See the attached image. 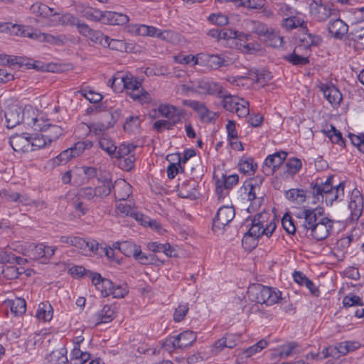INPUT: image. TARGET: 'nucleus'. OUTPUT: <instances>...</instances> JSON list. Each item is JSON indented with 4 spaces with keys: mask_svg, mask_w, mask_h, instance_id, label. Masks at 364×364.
Returning <instances> with one entry per match:
<instances>
[{
    "mask_svg": "<svg viewBox=\"0 0 364 364\" xmlns=\"http://www.w3.org/2000/svg\"><path fill=\"white\" fill-rule=\"evenodd\" d=\"M333 176H328L325 181L317 178L309 186V194L311 195V203L325 201L327 205H331L334 201H341L344 198L345 182L333 185Z\"/></svg>",
    "mask_w": 364,
    "mask_h": 364,
    "instance_id": "f257e3e1",
    "label": "nucleus"
},
{
    "mask_svg": "<svg viewBox=\"0 0 364 364\" xmlns=\"http://www.w3.org/2000/svg\"><path fill=\"white\" fill-rule=\"evenodd\" d=\"M268 214L262 213L256 214L252 221V226L249 230L245 233L242 244L245 249L251 250L254 249L258 243V239L262 235L269 237L276 229V224L274 220L268 221Z\"/></svg>",
    "mask_w": 364,
    "mask_h": 364,
    "instance_id": "f03ea898",
    "label": "nucleus"
},
{
    "mask_svg": "<svg viewBox=\"0 0 364 364\" xmlns=\"http://www.w3.org/2000/svg\"><path fill=\"white\" fill-rule=\"evenodd\" d=\"M247 295L252 301L266 306H272L282 299V292L279 290L261 284L250 285Z\"/></svg>",
    "mask_w": 364,
    "mask_h": 364,
    "instance_id": "7ed1b4c3",
    "label": "nucleus"
},
{
    "mask_svg": "<svg viewBox=\"0 0 364 364\" xmlns=\"http://www.w3.org/2000/svg\"><path fill=\"white\" fill-rule=\"evenodd\" d=\"M124 90L128 95L134 101L141 103H149L151 100L149 93L146 91L141 83L136 77L130 74H126V80L124 85Z\"/></svg>",
    "mask_w": 364,
    "mask_h": 364,
    "instance_id": "20e7f679",
    "label": "nucleus"
},
{
    "mask_svg": "<svg viewBox=\"0 0 364 364\" xmlns=\"http://www.w3.org/2000/svg\"><path fill=\"white\" fill-rule=\"evenodd\" d=\"M323 210L322 208H309L304 207V208L295 216L300 219H304L301 225H298V231L306 232V234L317 225L318 222L323 216Z\"/></svg>",
    "mask_w": 364,
    "mask_h": 364,
    "instance_id": "39448f33",
    "label": "nucleus"
},
{
    "mask_svg": "<svg viewBox=\"0 0 364 364\" xmlns=\"http://www.w3.org/2000/svg\"><path fill=\"white\" fill-rule=\"evenodd\" d=\"M197 338L196 333L193 331H185L180 334L166 339L163 348L166 350L171 351L172 349L186 348L193 345Z\"/></svg>",
    "mask_w": 364,
    "mask_h": 364,
    "instance_id": "423d86ee",
    "label": "nucleus"
},
{
    "mask_svg": "<svg viewBox=\"0 0 364 364\" xmlns=\"http://www.w3.org/2000/svg\"><path fill=\"white\" fill-rule=\"evenodd\" d=\"M235 211L233 206H222L218 211L213 220L212 229L214 232H223L235 218Z\"/></svg>",
    "mask_w": 364,
    "mask_h": 364,
    "instance_id": "0eeeda50",
    "label": "nucleus"
},
{
    "mask_svg": "<svg viewBox=\"0 0 364 364\" xmlns=\"http://www.w3.org/2000/svg\"><path fill=\"white\" fill-rule=\"evenodd\" d=\"M183 105L193 109L199 116L200 121L205 123L215 122L219 116L218 113L210 111L204 102L200 101L184 100Z\"/></svg>",
    "mask_w": 364,
    "mask_h": 364,
    "instance_id": "6e6552de",
    "label": "nucleus"
},
{
    "mask_svg": "<svg viewBox=\"0 0 364 364\" xmlns=\"http://www.w3.org/2000/svg\"><path fill=\"white\" fill-rule=\"evenodd\" d=\"M334 222L327 217H322L317 225L309 231V235L320 241L326 239L333 230Z\"/></svg>",
    "mask_w": 364,
    "mask_h": 364,
    "instance_id": "1a4fd4ad",
    "label": "nucleus"
},
{
    "mask_svg": "<svg viewBox=\"0 0 364 364\" xmlns=\"http://www.w3.org/2000/svg\"><path fill=\"white\" fill-rule=\"evenodd\" d=\"M287 153L284 151L276 152L269 155L264 160L262 171L267 176L274 174L277 168L284 163L287 159Z\"/></svg>",
    "mask_w": 364,
    "mask_h": 364,
    "instance_id": "9d476101",
    "label": "nucleus"
},
{
    "mask_svg": "<svg viewBox=\"0 0 364 364\" xmlns=\"http://www.w3.org/2000/svg\"><path fill=\"white\" fill-rule=\"evenodd\" d=\"M6 127L12 129L23 121V108L17 105H11L4 112Z\"/></svg>",
    "mask_w": 364,
    "mask_h": 364,
    "instance_id": "9b49d317",
    "label": "nucleus"
},
{
    "mask_svg": "<svg viewBox=\"0 0 364 364\" xmlns=\"http://www.w3.org/2000/svg\"><path fill=\"white\" fill-rule=\"evenodd\" d=\"M348 208L350 211L351 220H358L363 213V198L360 191L356 188L353 190L351 193Z\"/></svg>",
    "mask_w": 364,
    "mask_h": 364,
    "instance_id": "f8f14e48",
    "label": "nucleus"
},
{
    "mask_svg": "<svg viewBox=\"0 0 364 364\" xmlns=\"http://www.w3.org/2000/svg\"><path fill=\"white\" fill-rule=\"evenodd\" d=\"M89 278L91 279L92 284L101 292L103 297L111 295L114 284L111 280L102 277L99 273H89Z\"/></svg>",
    "mask_w": 364,
    "mask_h": 364,
    "instance_id": "ddd939ff",
    "label": "nucleus"
},
{
    "mask_svg": "<svg viewBox=\"0 0 364 364\" xmlns=\"http://www.w3.org/2000/svg\"><path fill=\"white\" fill-rule=\"evenodd\" d=\"M310 12L316 20L324 21L331 16V9L322 0H313L310 4Z\"/></svg>",
    "mask_w": 364,
    "mask_h": 364,
    "instance_id": "4468645a",
    "label": "nucleus"
},
{
    "mask_svg": "<svg viewBox=\"0 0 364 364\" xmlns=\"http://www.w3.org/2000/svg\"><path fill=\"white\" fill-rule=\"evenodd\" d=\"M30 134L27 133L15 134L11 136L9 144L15 151H28L30 149Z\"/></svg>",
    "mask_w": 364,
    "mask_h": 364,
    "instance_id": "2eb2a0df",
    "label": "nucleus"
},
{
    "mask_svg": "<svg viewBox=\"0 0 364 364\" xmlns=\"http://www.w3.org/2000/svg\"><path fill=\"white\" fill-rule=\"evenodd\" d=\"M203 61L206 63L208 68L212 70H217L221 67H227L231 64V60L225 55L204 54Z\"/></svg>",
    "mask_w": 364,
    "mask_h": 364,
    "instance_id": "dca6fc26",
    "label": "nucleus"
},
{
    "mask_svg": "<svg viewBox=\"0 0 364 364\" xmlns=\"http://www.w3.org/2000/svg\"><path fill=\"white\" fill-rule=\"evenodd\" d=\"M196 92L201 95H220L222 86L218 83L206 80H199L196 84Z\"/></svg>",
    "mask_w": 364,
    "mask_h": 364,
    "instance_id": "f3484780",
    "label": "nucleus"
},
{
    "mask_svg": "<svg viewBox=\"0 0 364 364\" xmlns=\"http://www.w3.org/2000/svg\"><path fill=\"white\" fill-rule=\"evenodd\" d=\"M320 90L323 92V97L333 107L340 105L343 97L342 94L337 87L332 85H322L320 87Z\"/></svg>",
    "mask_w": 364,
    "mask_h": 364,
    "instance_id": "a211bd4d",
    "label": "nucleus"
},
{
    "mask_svg": "<svg viewBox=\"0 0 364 364\" xmlns=\"http://www.w3.org/2000/svg\"><path fill=\"white\" fill-rule=\"evenodd\" d=\"M115 306L105 304L103 308L93 316L95 325L111 322L115 317Z\"/></svg>",
    "mask_w": 364,
    "mask_h": 364,
    "instance_id": "6ab92c4d",
    "label": "nucleus"
},
{
    "mask_svg": "<svg viewBox=\"0 0 364 364\" xmlns=\"http://www.w3.org/2000/svg\"><path fill=\"white\" fill-rule=\"evenodd\" d=\"M197 186L198 183L194 180L184 181L177 186L178 195L183 198H196Z\"/></svg>",
    "mask_w": 364,
    "mask_h": 364,
    "instance_id": "aec40b11",
    "label": "nucleus"
},
{
    "mask_svg": "<svg viewBox=\"0 0 364 364\" xmlns=\"http://www.w3.org/2000/svg\"><path fill=\"white\" fill-rule=\"evenodd\" d=\"M328 30L334 38L341 39L347 33L348 26L341 19L336 18L330 21Z\"/></svg>",
    "mask_w": 364,
    "mask_h": 364,
    "instance_id": "412c9836",
    "label": "nucleus"
},
{
    "mask_svg": "<svg viewBox=\"0 0 364 364\" xmlns=\"http://www.w3.org/2000/svg\"><path fill=\"white\" fill-rule=\"evenodd\" d=\"M285 197L289 200L299 205L304 203L306 199H311L309 189L305 191L303 189L291 188L285 192Z\"/></svg>",
    "mask_w": 364,
    "mask_h": 364,
    "instance_id": "4be33fe9",
    "label": "nucleus"
},
{
    "mask_svg": "<svg viewBox=\"0 0 364 364\" xmlns=\"http://www.w3.org/2000/svg\"><path fill=\"white\" fill-rule=\"evenodd\" d=\"M168 161H176V163H171L167 167V176L168 178L173 179L179 173L183 171V168L181 166V156L179 153L169 154L167 156Z\"/></svg>",
    "mask_w": 364,
    "mask_h": 364,
    "instance_id": "5701e85b",
    "label": "nucleus"
},
{
    "mask_svg": "<svg viewBox=\"0 0 364 364\" xmlns=\"http://www.w3.org/2000/svg\"><path fill=\"white\" fill-rule=\"evenodd\" d=\"M105 24L123 26L129 21V17L122 13L105 11Z\"/></svg>",
    "mask_w": 364,
    "mask_h": 364,
    "instance_id": "b1692460",
    "label": "nucleus"
},
{
    "mask_svg": "<svg viewBox=\"0 0 364 364\" xmlns=\"http://www.w3.org/2000/svg\"><path fill=\"white\" fill-rule=\"evenodd\" d=\"M114 196L117 201H125L132 193L131 186L124 181L115 183Z\"/></svg>",
    "mask_w": 364,
    "mask_h": 364,
    "instance_id": "393cba45",
    "label": "nucleus"
},
{
    "mask_svg": "<svg viewBox=\"0 0 364 364\" xmlns=\"http://www.w3.org/2000/svg\"><path fill=\"white\" fill-rule=\"evenodd\" d=\"M139 245H137L131 241L118 242L114 244V247L115 249H118L126 257H134V256L136 255V254H139Z\"/></svg>",
    "mask_w": 364,
    "mask_h": 364,
    "instance_id": "a878e982",
    "label": "nucleus"
},
{
    "mask_svg": "<svg viewBox=\"0 0 364 364\" xmlns=\"http://www.w3.org/2000/svg\"><path fill=\"white\" fill-rule=\"evenodd\" d=\"M266 46L272 48H279L282 46L284 41L279 32L270 28L262 39Z\"/></svg>",
    "mask_w": 364,
    "mask_h": 364,
    "instance_id": "bb28decb",
    "label": "nucleus"
},
{
    "mask_svg": "<svg viewBox=\"0 0 364 364\" xmlns=\"http://www.w3.org/2000/svg\"><path fill=\"white\" fill-rule=\"evenodd\" d=\"M282 26L287 31L299 28L301 31H307L306 23L301 18L296 16H289L284 18Z\"/></svg>",
    "mask_w": 364,
    "mask_h": 364,
    "instance_id": "cd10ccee",
    "label": "nucleus"
},
{
    "mask_svg": "<svg viewBox=\"0 0 364 364\" xmlns=\"http://www.w3.org/2000/svg\"><path fill=\"white\" fill-rule=\"evenodd\" d=\"M66 353V348L53 350L46 357L45 364H68V360Z\"/></svg>",
    "mask_w": 364,
    "mask_h": 364,
    "instance_id": "c85d7f7f",
    "label": "nucleus"
},
{
    "mask_svg": "<svg viewBox=\"0 0 364 364\" xmlns=\"http://www.w3.org/2000/svg\"><path fill=\"white\" fill-rule=\"evenodd\" d=\"M221 93L222 94L220 95H217V97L223 99V108L228 112H234L235 108L239 104L237 101V97L231 95L225 90L223 87L221 88Z\"/></svg>",
    "mask_w": 364,
    "mask_h": 364,
    "instance_id": "c756f323",
    "label": "nucleus"
},
{
    "mask_svg": "<svg viewBox=\"0 0 364 364\" xmlns=\"http://www.w3.org/2000/svg\"><path fill=\"white\" fill-rule=\"evenodd\" d=\"M301 34L299 37L301 46L306 48L311 46H318L322 42V38L320 36L314 35L307 31H301Z\"/></svg>",
    "mask_w": 364,
    "mask_h": 364,
    "instance_id": "7c9ffc66",
    "label": "nucleus"
},
{
    "mask_svg": "<svg viewBox=\"0 0 364 364\" xmlns=\"http://www.w3.org/2000/svg\"><path fill=\"white\" fill-rule=\"evenodd\" d=\"M114 188L115 185L111 179H104L101 184L95 187L96 198H104L108 196Z\"/></svg>",
    "mask_w": 364,
    "mask_h": 364,
    "instance_id": "2f4dec72",
    "label": "nucleus"
},
{
    "mask_svg": "<svg viewBox=\"0 0 364 364\" xmlns=\"http://www.w3.org/2000/svg\"><path fill=\"white\" fill-rule=\"evenodd\" d=\"M53 310L49 302H41L38 305L36 316L39 320L49 321L52 319Z\"/></svg>",
    "mask_w": 364,
    "mask_h": 364,
    "instance_id": "473e14b6",
    "label": "nucleus"
},
{
    "mask_svg": "<svg viewBox=\"0 0 364 364\" xmlns=\"http://www.w3.org/2000/svg\"><path fill=\"white\" fill-rule=\"evenodd\" d=\"M105 11H102L99 9L88 8L82 12V16L90 21L104 23V18L105 17Z\"/></svg>",
    "mask_w": 364,
    "mask_h": 364,
    "instance_id": "72a5a7b5",
    "label": "nucleus"
},
{
    "mask_svg": "<svg viewBox=\"0 0 364 364\" xmlns=\"http://www.w3.org/2000/svg\"><path fill=\"white\" fill-rule=\"evenodd\" d=\"M323 132L332 143L338 144L342 147L345 146V140L341 132L336 129L333 125L331 124L330 129H326Z\"/></svg>",
    "mask_w": 364,
    "mask_h": 364,
    "instance_id": "f704fd0d",
    "label": "nucleus"
},
{
    "mask_svg": "<svg viewBox=\"0 0 364 364\" xmlns=\"http://www.w3.org/2000/svg\"><path fill=\"white\" fill-rule=\"evenodd\" d=\"M136 32L138 35L142 36L161 37L163 35V33L161 32L156 27L146 26L144 24H141L138 26L137 28L136 29Z\"/></svg>",
    "mask_w": 364,
    "mask_h": 364,
    "instance_id": "c9c22d12",
    "label": "nucleus"
},
{
    "mask_svg": "<svg viewBox=\"0 0 364 364\" xmlns=\"http://www.w3.org/2000/svg\"><path fill=\"white\" fill-rule=\"evenodd\" d=\"M117 210L122 214L124 216H130L134 218L136 220H140V217L142 215L136 212L134 209L132 208L130 205L127 204L126 203L120 202L116 204Z\"/></svg>",
    "mask_w": 364,
    "mask_h": 364,
    "instance_id": "e433bc0d",
    "label": "nucleus"
},
{
    "mask_svg": "<svg viewBox=\"0 0 364 364\" xmlns=\"http://www.w3.org/2000/svg\"><path fill=\"white\" fill-rule=\"evenodd\" d=\"M100 148L105 151L109 156L116 154L117 146L108 136H102L99 141Z\"/></svg>",
    "mask_w": 364,
    "mask_h": 364,
    "instance_id": "4c0bfd02",
    "label": "nucleus"
},
{
    "mask_svg": "<svg viewBox=\"0 0 364 364\" xmlns=\"http://www.w3.org/2000/svg\"><path fill=\"white\" fill-rule=\"evenodd\" d=\"M43 131L46 132L44 135L49 144L58 139L63 133V129L57 125H48Z\"/></svg>",
    "mask_w": 364,
    "mask_h": 364,
    "instance_id": "58836bf2",
    "label": "nucleus"
},
{
    "mask_svg": "<svg viewBox=\"0 0 364 364\" xmlns=\"http://www.w3.org/2000/svg\"><path fill=\"white\" fill-rule=\"evenodd\" d=\"M125 80L126 75L118 73L108 81V85L111 86L114 92H121L124 89Z\"/></svg>",
    "mask_w": 364,
    "mask_h": 364,
    "instance_id": "ea45409f",
    "label": "nucleus"
},
{
    "mask_svg": "<svg viewBox=\"0 0 364 364\" xmlns=\"http://www.w3.org/2000/svg\"><path fill=\"white\" fill-rule=\"evenodd\" d=\"M302 167V163L298 158H290L285 164L286 173L289 176L296 174Z\"/></svg>",
    "mask_w": 364,
    "mask_h": 364,
    "instance_id": "a19ab883",
    "label": "nucleus"
},
{
    "mask_svg": "<svg viewBox=\"0 0 364 364\" xmlns=\"http://www.w3.org/2000/svg\"><path fill=\"white\" fill-rule=\"evenodd\" d=\"M10 309L16 316L22 315L26 310V302L21 298H16L10 302Z\"/></svg>",
    "mask_w": 364,
    "mask_h": 364,
    "instance_id": "79ce46f5",
    "label": "nucleus"
},
{
    "mask_svg": "<svg viewBox=\"0 0 364 364\" xmlns=\"http://www.w3.org/2000/svg\"><path fill=\"white\" fill-rule=\"evenodd\" d=\"M240 171L247 174H253L256 170L257 164L254 163L252 158H245L241 159L239 163Z\"/></svg>",
    "mask_w": 364,
    "mask_h": 364,
    "instance_id": "37998d69",
    "label": "nucleus"
},
{
    "mask_svg": "<svg viewBox=\"0 0 364 364\" xmlns=\"http://www.w3.org/2000/svg\"><path fill=\"white\" fill-rule=\"evenodd\" d=\"M283 58L293 65H304L309 63L307 57H303L296 53L295 50L292 53L286 55Z\"/></svg>",
    "mask_w": 364,
    "mask_h": 364,
    "instance_id": "c03bdc74",
    "label": "nucleus"
},
{
    "mask_svg": "<svg viewBox=\"0 0 364 364\" xmlns=\"http://www.w3.org/2000/svg\"><path fill=\"white\" fill-rule=\"evenodd\" d=\"M42 42H46L50 44L63 46L67 42L65 35H52L43 33Z\"/></svg>",
    "mask_w": 364,
    "mask_h": 364,
    "instance_id": "a18cd8bd",
    "label": "nucleus"
},
{
    "mask_svg": "<svg viewBox=\"0 0 364 364\" xmlns=\"http://www.w3.org/2000/svg\"><path fill=\"white\" fill-rule=\"evenodd\" d=\"M233 3L237 6H242L251 9H258L263 7L264 5V0H234Z\"/></svg>",
    "mask_w": 364,
    "mask_h": 364,
    "instance_id": "49530a36",
    "label": "nucleus"
},
{
    "mask_svg": "<svg viewBox=\"0 0 364 364\" xmlns=\"http://www.w3.org/2000/svg\"><path fill=\"white\" fill-rule=\"evenodd\" d=\"M282 225L284 230L289 235H294L298 230V225L296 226L291 216L288 213L284 214L282 219Z\"/></svg>",
    "mask_w": 364,
    "mask_h": 364,
    "instance_id": "de8ad7c7",
    "label": "nucleus"
},
{
    "mask_svg": "<svg viewBox=\"0 0 364 364\" xmlns=\"http://www.w3.org/2000/svg\"><path fill=\"white\" fill-rule=\"evenodd\" d=\"M136 147L137 146L133 144H122L119 146V149L114 155L119 159L130 155H135L134 151Z\"/></svg>",
    "mask_w": 364,
    "mask_h": 364,
    "instance_id": "09e8293b",
    "label": "nucleus"
},
{
    "mask_svg": "<svg viewBox=\"0 0 364 364\" xmlns=\"http://www.w3.org/2000/svg\"><path fill=\"white\" fill-rule=\"evenodd\" d=\"M29 141L31 150L35 151L45 147L47 145L48 139H46L44 134H36L35 136L30 135Z\"/></svg>",
    "mask_w": 364,
    "mask_h": 364,
    "instance_id": "8fccbe9b",
    "label": "nucleus"
},
{
    "mask_svg": "<svg viewBox=\"0 0 364 364\" xmlns=\"http://www.w3.org/2000/svg\"><path fill=\"white\" fill-rule=\"evenodd\" d=\"M79 92L91 103H97L102 100L101 94L95 92L87 87L81 89Z\"/></svg>",
    "mask_w": 364,
    "mask_h": 364,
    "instance_id": "3c124183",
    "label": "nucleus"
},
{
    "mask_svg": "<svg viewBox=\"0 0 364 364\" xmlns=\"http://www.w3.org/2000/svg\"><path fill=\"white\" fill-rule=\"evenodd\" d=\"M92 146V141L90 140H85L75 143L74 146L70 149H73L72 151H73V154H75V157H77L82 154L85 150L91 149Z\"/></svg>",
    "mask_w": 364,
    "mask_h": 364,
    "instance_id": "603ef678",
    "label": "nucleus"
},
{
    "mask_svg": "<svg viewBox=\"0 0 364 364\" xmlns=\"http://www.w3.org/2000/svg\"><path fill=\"white\" fill-rule=\"evenodd\" d=\"M269 28L267 24L260 21H253L251 22L252 32L258 35L261 39L264 38Z\"/></svg>",
    "mask_w": 364,
    "mask_h": 364,
    "instance_id": "864d4df0",
    "label": "nucleus"
},
{
    "mask_svg": "<svg viewBox=\"0 0 364 364\" xmlns=\"http://www.w3.org/2000/svg\"><path fill=\"white\" fill-rule=\"evenodd\" d=\"M343 305L344 307L348 308L357 306H363V303L360 296L353 294H349L343 297Z\"/></svg>",
    "mask_w": 364,
    "mask_h": 364,
    "instance_id": "5fc2aeb1",
    "label": "nucleus"
},
{
    "mask_svg": "<svg viewBox=\"0 0 364 364\" xmlns=\"http://www.w3.org/2000/svg\"><path fill=\"white\" fill-rule=\"evenodd\" d=\"M72 150L73 149L70 148L62 151L58 156H56L53 159L54 164H56L57 166H59L62 164L67 163L68 161L73 158H75V154H73V151Z\"/></svg>",
    "mask_w": 364,
    "mask_h": 364,
    "instance_id": "6e6d98bb",
    "label": "nucleus"
},
{
    "mask_svg": "<svg viewBox=\"0 0 364 364\" xmlns=\"http://www.w3.org/2000/svg\"><path fill=\"white\" fill-rule=\"evenodd\" d=\"M31 9L37 16H46L49 15L50 12L53 11V9L48 7L47 5L41 3H35L31 6Z\"/></svg>",
    "mask_w": 364,
    "mask_h": 364,
    "instance_id": "4d7b16f0",
    "label": "nucleus"
},
{
    "mask_svg": "<svg viewBox=\"0 0 364 364\" xmlns=\"http://www.w3.org/2000/svg\"><path fill=\"white\" fill-rule=\"evenodd\" d=\"M23 110V121L28 126L34 127L38 122L35 112L31 107H25Z\"/></svg>",
    "mask_w": 364,
    "mask_h": 364,
    "instance_id": "13d9d810",
    "label": "nucleus"
},
{
    "mask_svg": "<svg viewBox=\"0 0 364 364\" xmlns=\"http://www.w3.org/2000/svg\"><path fill=\"white\" fill-rule=\"evenodd\" d=\"M124 43L121 40L112 39L109 36H106L103 47H108L112 50H122L124 48Z\"/></svg>",
    "mask_w": 364,
    "mask_h": 364,
    "instance_id": "bf43d9fd",
    "label": "nucleus"
},
{
    "mask_svg": "<svg viewBox=\"0 0 364 364\" xmlns=\"http://www.w3.org/2000/svg\"><path fill=\"white\" fill-rule=\"evenodd\" d=\"M215 183V193L219 199L223 198L225 196V174H222L220 178L214 177Z\"/></svg>",
    "mask_w": 364,
    "mask_h": 364,
    "instance_id": "052dcab7",
    "label": "nucleus"
},
{
    "mask_svg": "<svg viewBox=\"0 0 364 364\" xmlns=\"http://www.w3.org/2000/svg\"><path fill=\"white\" fill-rule=\"evenodd\" d=\"M71 206L75 210L79 213V215H85L88 212V208L85 205L78 197H75L70 202Z\"/></svg>",
    "mask_w": 364,
    "mask_h": 364,
    "instance_id": "680f3d73",
    "label": "nucleus"
},
{
    "mask_svg": "<svg viewBox=\"0 0 364 364\" xmlns=\"http://www.w3.org/2000/svg\"><path fill=\"white\" fill-rule=\"evenodd\" d=\"M188 304H181L176 309L173 314V320L176 322H180L183 321L188 311Z\"/></svg>",
    "mask_w": 364,
    "mask_h": 364,
    "instance_id": "e2e57ef3",
    "label": "nucleus"
},
{
    "mask_svg": "<svg viewBox=\"0 0 364 364\" xmlns=\"http://www.w3.org/2000/svg\"><path fill=\"white\" fill-rule=\"evenodd\" d=\"M80 20L72 14L66 13L60 18V22L63 26H76L80 23Z\"/></svg>",
    "mask_w": 364,
    "mask_h": 364,
    "instance_id": "0e129e2a",
    "label": "nucleus"
},
{
    "mask_svg": "<svg viewBox=\"0 0 364 364\" xmlns=\"http://www.w3.org/2000/svg\"><path fill=\"white\" fill-rule=\"evenodd\" d=\"M252 182H244L242 188L244 189V194L247 197V199L250 201H252L257 198V189L252 187Z\"/></svg>",
    "mask_w": 364,
    "mask_h": 364,
    "instance_id": "69168bd1",
    "label": "nucleus"
},
{
    "mask_svg": "<svg viewBox=\"0 0 364 364\" xmlns=\"http://www.w3.org/2000/svg\"><path fill=\"white\" fill-rule=\"evenodd\" d=\"M349 138L351 143L355 146L360 151L364 154V134L361 133L358 135L349 134Z\"/></svg>",
    "mask_w": 364,
    "mask_h": 364,
    "instance_id": "338daca9",
    "label": "nucleus"
},
{
    "mask_svg": "<svg viewBox=\"0 0 364 364\" xmlns=\"http://www.w3.org/2000/svg\"><path fill=\"white\" fill-rule=\"evenodd\" d=\"M352 39L356 42L360 48H364V28L357 29L351 33Z\"/></svg>",
    "mask_w": 364,
    "mask_h": 364,
    "instance_id": "774afa93",
    "label": "nucleus"
}]
</instances>
